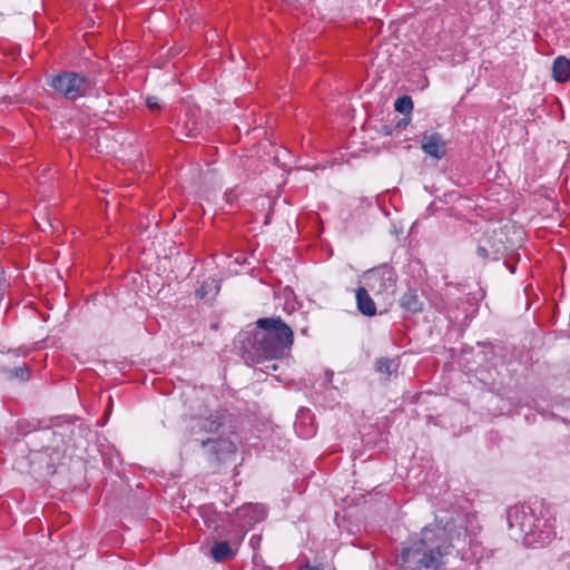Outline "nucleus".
Returning <instances> with one entry per match:
<instances>
[{"instance_id": "obj_1", "label": "nucleus", "mask_w": 570, "mask_h": 570, "mask_svg": "<svg viewBox=\"0 0 570 570\" xmlns=\"http://www.w3.org/2000/svg\"><path fill=\"white\" fill-rule=\"evenodd\" d=\"M243 354L247 362L274 361L288 354L294 333L281 317H264L256 322V328L243 334Z\"/></svg>"}, {"instance_id": "obj_2", "label": "nucleus", "mask_w": 570, "mask_h": 570, "mask_svg": "<svg viewBox=\"0 0 570 570\" xmlns=\"http://www.w3.org/2000/svg\"><path fill=\"white\" fill-rule=\"evenodd\" d=\"M451 542L446 531L439 527L423 528L420 538L410 547L402 549L396 563L412 570H436L444 564V557L450 552Z\"/></svg>"}, {"instance_id": "obj_3", "label": "nucleus", "mask_w": 570, "mask_h": 570, "mask_svg": "<svg viewBox=\"0 0 570 570\" xmlns=\"http://www.w3.org/2000/svg\"><path fill=\"white\" fill-rule=\"evenodd\" d=\"M507 519L527 546H544L556 537V520L542 503L517 504L508 510Z\"/></svg>"}, {"instance_id": "obj_4", "label": "nucleus", "mask_w": 570, "mask_h": 570, "mask_svg": "<svg viewBox=\"0 0 570 570\" xmlns=\"http://www.w3.org/2000/svg\"><path fill=\"white\" fill-rule=\"evenodd\" d=\"M49 86L66 99L76 100L86 96L91 89L90 80L73 71H63L53 76Z\"/></svg>"}, {"instance_id": "obj_5", "label": "nucleus", "mask_w": 570, "mask_h": 570, "mask_svg": "<svg viewBox=\"0 0 570 570\" xmlns=\"http://www.w3.org/2000/svg\"><path fill=\"white\" fill-rule=\"evenodd\" d=\"M223 426V414L218 411L206 417H191L187 422L190 438L198 442L202 448H207V445L212 443L210 440L213 436L218 434Z\"/></svg>"}, {"instance_id": "obj_6", "label": "nucleus", "mask_w": 570, "mask_h": 570, "mask_svg": "<svg viewBox=\"0 0 570 570\" xmlns=\"http://www.w3.org/2000/svg\"><path fill=\"white\" fill-rule=\"evenodd\" d=\"M396 279L397 277L394 269L387 265L368 269L363 275L364 286L375 296H384L394 293Z\"/></svg>"}, {"instance_id": "obj_7", "label": "nucleus", "mask_w": 570, "mask_h": 570, "mask_svg": "<svg viewBox=\"0 0 570 570\" xmlns=\"http://www.w3.org/2000/svg\"><path fill=\"white\" fill-rule=\"evenodd\" d=\"M228 436H217L210 440V444L204 448L210 455H215L217 459H222L224 455L234 454L236 452V435L234 432Z\"/></svg>"}, {"instance_id": "obj_8", "label": "nucleus", "mask_w": 570, "mask_h": 570, "mask_svg": "<svg viewBox=\"0 0 570 570\" xmlns=\"http://www.w3.org/2000/svg\"><path fill=\"white\" fill-rule=\"evenodd\" d=\"M422 149L425 154L440 159L445 155V141L440 134L425 135L422 140Z\"/></svg>"}, {"instance_id": "obj_9", "label": "nucleus", "mask_w": 570, "mask_h": 570, "mask_svg": "<svg viewBox=\"0 0 570 570\" xmlns=\"http://www.w3.org/2000/svg\"><path fill=\"white\" fill-rule=\"evenodd\" d=\"M365 286H361L355 291L357 309L365 316H374L376 314V305L368 294Z\"/></svg>"}, {"instance_id": "obj_10", "label": "nucleus", "mask_w": 570, "mask_h": 570, "mask_svg": "<svg viewBox=\"0 0 570 570\" xmlns=\"http://www.w3.org/2000/svg\"><path fill=\"white\" fill-rule=\"evenodd\" d=\"M400 306L409 313H420L423 311V302L414 289H409L400 299Z\"/></svg>"}, {"instance_id": "obj_11", "label": "nucleus", "mask_w": 570, "mask_h": 570, "mask_svg": "<svg viewBox=\"0 0 570 570\" xmlns=\"http://www.w3.org/2000/svg\"><path fill=\"white\" fill-rule=\"evenodd\" d=\"M210 554L215 561H225L234 558L235 550L227 541H216L210 549Z\"/></svg>"}, {"instance_id": "obj_12", "label": "nucleus", "mask_w": 570, "mask_h": 570, "mask_svg": "<svg viewBox=\"0 0 570 570\" xmlns=\"http://www.w3.org/2000/svg\"><path fill=\"white\" fill-rule=\"evenodd\" d=\"M553 78L559 82H564L570 78V61L566 57H558L552 66Z\"/></svg>"}, {"instance_id": "obj_13", "label": "nucleus", "mask_w": 570, "mask_h": 570, "mask_svg": "<svg viewBox=\"0 0 570 570\" xmlns=\"http://www.w3.org/2000/svg\"><path fill=\"white\" fill-rule=\"evenodd\" d=\"M219 292V284L214 278L206 279L200 288L196 291V295L199 298H212Z\"/></svg>"}, {"instance_id": "obj_14", "label": "nucleus", "mask_w": 570, "mask_h": 570, "mask_svg": "<svg viewBox=\"0 0 570 570\" xmlns=\"http://www.w3.org/2000/svg\"><path fill=\"white\" fill-rule=\"evenodd\" d=\"M375 368L380 373L392 374L396 371L397 364L394 360L382 357L375 362Z\"/></svg>"}, {"instance_id": "obj_15", "label": "nucleus", "mask_w": 570, "mask_h": 570, "mask_svg": "<svg viewBox=\"0 0 570 570\" xmlns=\"http://www.w3.org/2000/svg\"><path fill=\"white\" fill-rule=\"evenodd\" d=\"M394 108L401 114L410 115L413 110V101L409 96L399 97L394 102Z\"/></svg>"}, {"instance_id": "obj_16", "label": "nucleus", "mask_w": 570, "mask_h": 570, "mask_svg": "<svg viewBox=\"0 0 570 570\" xmlns=\"http://www.w3.org/2000/svg\"><path fill=\"white\" fill-rule=\"evenodd\" d=\"M10 376L20 381H28L30 379V370L27 366L14 367L10 371Z\"/></svg>"}, {"instance_id": "obj_17", "label": "nucleus", "mask_w": 570, "mask_h": 570, "mask_svg": "<svg viewBox=\"0 0 570 570\" xmlns=\"http://www.w3.org/2000/svg\"><path fill=\"white\" fill-rule=\"evenodd\" d=\"M200 515L204 518V521L208 528L216 527L214 520L215 513L210 507H203L200 509Z\"/></svg>"}, {"instance_id": "obj_18", "label": "nucleus", "mask_w": 570, "mask_h": 570, "mask_svg": "<svg viewBox=\"0 0 570 570\" xmlns=\"http://www.w3.org/2000/svg\"><path fill=\"white\" fill-rule=\"evenodd\" d=\"M303 424V417L296 423V430L303 438H309L315 434V428L311 426L306 431H301V425Z\"/></svg>"}, {"instance_id": "obj_19", "label": "nucleus", "mask_w": 570, "mask_h": 570, "mask_svg": "<svg viewBox=\"0 0 570 570\" xmlns=\"http://www.w3.org/2000/svg\"><path fill=\"white\" fill-rule=\"evenodd\" d=\"M146 104H147V106H148V108L150 110L155 111V110L160 109V102H159V99L157 97H154V96L147 97Z\"/></svg>"}, {"instance_id": "obj_20", "label": "nucleus", "mask_w": 570, "mask_h": 570, "mask_svg": "<svg viewBox=\"0 0 570 570\" xmlns=\"http://www.w3.org/2000/svg\"><path fill=\"white\" fill-rule=\"evenodd\" d=\"M265 370H266V371H269V370H272V371H277V370H278V364H276V363L267 364V365L265 366Z\"/></svg>"}, {"instance_id": "obj_21", "label": "nucleus", "mask_w": 570, "mask_h": 570, "mask_svg": "<svg viewBox=\"0 0 570 570\" xmlns=\"http://www.w3.org/2000/svg\"><path fill=\"white\" fill-rule=\"evenodd\" d=\"M478 252L479 254L482 256V257H487L488 253H487V249L483 248V247H479L478 248Z\"/></svg>"}, {"instance_id": "obj_22", "label": "nucleus", "mask_w": 570, "mask_h": 570, "mask_svg": "<svg viewBox=\"0 0 570 570\" xmlns=\"http://www.w3.org/2000/svg\"><path fill=\"white\" fill-rule=\"evenodd\" d=\"M407 122H409L407 120H405V121H404V124H403V122H399V127H401V126H406V125H407Z\"/></svg>"}, {"instance_id": "obj_23", "label": "nucleus", "mask_w": 570, "mask_h": 570, "mask_svg": "<svg viewBox=\"0 0 570 570\" xmlns=\"http://www.w3.org/2000/svg\"><path fill=\"white\" fill-rule=\"evenodd\" d=\"M509 269L511 271V273H514V267L509 266Z\"/></svg>"}, {"instance_id": "obj_24", "label": "nucleus", "mask_w": 570, "mask_h": 570, "mask_svg": "<svg viewBox=\"0 0 570 570\" xmlns=\"http://www.w3.org/2000/svg\"><path fill=\"white\" fill-rule=\"evenodd\" d=\"M509 269L511 271V273H514V267L509 266Z\"/></svg>"}]
</instances>
